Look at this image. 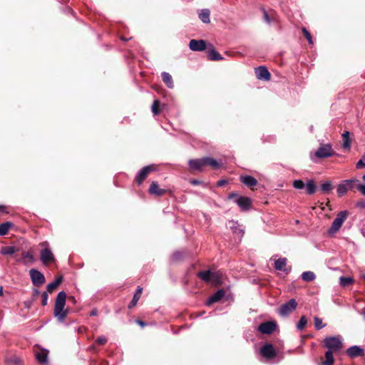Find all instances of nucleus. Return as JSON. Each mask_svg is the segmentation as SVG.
Instances as JSON below:
<instances>
[{"label":"nucleus","instance_id":"nucleus-1","mask_svg":"<svg viewBox=\"0 0 365 365\" xmlns=\"http://www.w3.org/2000/svg\"><path fill=\"white\" fill-rule=\"evenodd\" d=\"M66 299V293L61 291L58 293L55 300V306L53 310V316L57 319L59 323H63L67 317L69 311L65 309Z\"/></svg>","mask_w":365,"mask_h":365},{"label":"nucleus","instance_id":"nucleus-2","mask_svg":"<svg viewBox=\"0 0 365 365\" xmlns=\"http://www.w3.org/2000/svg\"><path fill=\"white\" fill-rule=\"evenodd\" d=\"M324 344L328 351H339L342 348V338L339 335L327 337L324 340Z\"/></svg>","mask_w":365,"mask_h":365},{"label":"nucleus","instance_id":"nucleus-3","mask_svg":"<svg viewBox=\"0 0 365 365\" xmlns=\"http://www.w3.org/2000/svg\"><path fill=\"white\" fill-rule=\"evenodd\" d=\"M228 199H235V202L240 207L242 210H248L252 204V200L248 197L239 196L237 193L232 192L229 194Z\"/></svg>","mask_w":365,"mask_h":365},{"label":"nucleus","instance_id":"nucleus-4","mask_svg":"<svg viewBox=\"0 0 365 365\" xmlns=\"http://www.w3.org/2000/svg\"><path fill=\"white\" fill-rule=\"evenodd\" d=\"M347 217L348 212L346 210L339 212L337 214L336 217L334 220L331 227L329 228V233L334 234L338 232L344 221L346 220Z\"/></svg>","mask_w":365,"mask_h":365},{"label":"nucleus","instance_id":"nucleus-5","mask_svg":"<svg viewBox=\"0 0 365 365\" xmlns=\"http://www.w3.org/2000/svg\"><path fill=\"white\" fill-rule=\"evenodd\" d=\"M40 245L41 247H45V248L41 250L40 252V259L43 264L47 265L51 262H55L54 255L51 250L48 247V243L47 242H43L41 243Z\"/></svg>","mask_w":365,"mask_h":365},{"label":"nucleus","instance_id":"nucleus-6","mask_svg":"<svg viewBox=\"0 0 365 365\" xmlns=\"http://www.w3.org/2000/svg\"><path fill=\"white\" fill-rule=\"evenodd\" d=\"M29 276L33 285L35 287H40L46 282L43 274L36 269H31L29 270Z\"/></svg>","mask_w":365,"mask_h":365},{"label":"nucleus","instance_id":"nucleus-7","mask_svg":"<svg viewBox=\"0 0 365 365\" xmlns=\"http://www.w3.org/2000/svg\"><path fill=\"white\" fill-rule=\"evenodd\" d=\"M334 155L331 144L322 145L318 150L314 153V155L318 158H327L331 157Z\"/></svg>","mask_w":365,"mask_h":365},{"label":"nucleus","instance_id":"nucleus-8","mask_svg":"<svg viewBox=\"0 0 365 365\" xmlns=\"http://www.w3.org/2000/svg\"><path fill=\"white\" fill-rule=\"evenodd\" d=\"M297 307V301L294 299H291L280 307L279 314L282 317H286L295 310Z\"/></svg>","mask_w":365,"mask_h":365},{"label":"nucleus","instance_id":"nucleus-9","mask_svg":"<svg viewBox=\"0 0 365 365\" xmlns=\"http://www.w3.org/2000/svg\"><path fill=\"white\" fill-rule=\"evenodd\" d=\"M356 182V180H343L341 183L339 184L337 187V195L339 197H342L347 192L348 190H352L354 188V184Z\"/></svg>","mask_w":365,"mask_h":365},{"label":"nucleus","instance_id":"nucleus-10","mask_svg":"<svg viewBox=\"0 0 365 365\" xmlns=\"http://www.w3.org/2000/svg\"><path fill=\"white\" fill-rule=\"evenodd\" d=\"M155 170L154 165H149L143 167L139 170L137 175L135 176V182L140 185L143 181L147 178L149 173Z\"/></svg>","mask_w":365,"mask_h":365},{"label":"nucleus","instance_id":"nucleus-11","mask_svg":"<svg viewBox=\"0 0 365 365\" xmlns=\"http://www.w3.org/2000/svg\"><path fill=\"white\" fill-rule=\"evenodd\" d=\"M260 354L267 359H272L277 355L274 346L270 344H266L262 346L260 349Z\"/></svg>","mask_w":365,"mask_h":365},{"label":"nucleus","instance_id":"nucleus-12","mask_svg":"<svg viewBox=\"0 0 365 365\" xmlns=\"http://www.w3.org/2000/svg\"><path fill=\"white\" fill-rule=\"evenodd\" d=\"M276 327V323L270 321L260 324L258 330L262 334H270L275 330Z\"/></svg>","mask_w":365,"mask_h":365},{"label":"nucleus","instance_id":"nucleus-13","mask_svg":"<svg viewBox=\"0 0 365 365\" xmlns=\"http://www.w3.org/2000/svg\"><path fill=\"white\" fill-rule=\"evenodd\" d=\"M189 48L193 51H202L206 49V42L204 40L192 39L189 43Z\"/></svg>","mask_w":365,"mask_h":365},{"label":"nucleus","instance_id":"nucleus-14","mask_svg":"<svg viewBox=\"0 0 365 365\" xmlns=\"http://www.w3.org/2000/svg\"><path fill=\"white\" fill-rule=\"evenodd\" d=\"M255 74L258 79L269 81L270 79V73L265 66H259L255 68Z\"/></svg>","mask_w":365,"mask_h":365},{"label":"nucleus","instance_id":"nucleus-15","mask_svg":"<svg viewBox=\"0 0 365 365\" xmlns=\"http://www.w3.org/2000/svg\"><path fill=\"white\" fill-rule=\"evenodd\" d=\"M188 165L192 170L201 171L205 166V158L190 159L188 161Z\"/></svg>","mask_w":365,"mask_h":365},{"label":"nucleus","instance_id":"nucleus-16","mask_svg":"<svg viewBox=\"0 0 365 365\" xmlns=\"http://www.w3.org/2000/svg\"><path fill=\"white\" fill-rule=\"evenodd\" d=\"M287 259L285 257H281L274 262V268L279 271H283L285 273H289L291 268L286 267Z\"/></svg>","mask_w":365,"mask_h":365},{"label":"nucleus","instance_id":"nucleus-17","mask_svg":"<svg viewBox=\"0 0 365 365\" xmlns=\"http://www.w3.org/2000/svg\"><path fill=\"white\" fill-rule=\"evenodd\" d=\"M229 227L232 231V232L237 235L240 238L242 237L244 235V230L237 222L233 220L230 221Z\"/></svg>","mask_w":365,"mask_h":365},{"label":"nucleus","instance_id":"nucleus-18","mask_svg":"<svg viewBox=\"0 0 365 365\" xmlns=\"http://www.w3.org/2000/svg\"><path fill=\"white\" fill-rule=\"evenodd\" d=\"M347 355L350 358H355L364 355V349L359 346H352L349 347L346 351Z\"/></svg>","mask_w":365,"mask_h":365},{"label":"nucleus","instance_id":"nucleus-19","mask_svg":"<svg viewBox=\"0 0 365 365\" xmlns=\"http://www.w3.org/2000/svg\"><path fill=\"white\" fill-rule=\"evenodd\" d=\"M225 296L223 289H218L215 293L211 295L207 300L206 304L211 305L213 303L219 302Z\"/></svg>","mask_w":365,"mask_h":365},{"label":"nucleus","instance_id":"nucleus-20","mask_svg":"<svg viewBox=\"0 0 365 365\" xmlns=\"http://www.w3.org/2000/svg\"><path fill=\"white\" fill-rule=\"evenodd\" d=\"M21 255L22 258L17 259V262L26 264L28 263L32 264L36 261V259L31 252H23Z\"/></svg>","mask_w":365,"mask_h":365},{"label":"nucleus","instance_id":"nucleus-21","mask_svg":"<svg viewBox=\"0 0 365 365\" xmlns=\"http://www.w3.org/2000/svg\"><path fill=\"white\" fill-rule=\"evenodd\" d=\"M149 192L150 194L162 196L165 193V190L159 187V185L157 182L153 181L150 184Z\"/></svg>","mask_w":365,"mask_h":365},{"label":"nucleus","instance_id":"nucleus-22","mask_svg":"<svg viewBox=\"0 0 365 365\" xmlns=\"http://www.w3.org/2000/svg\"><path fill=\"white\" fill-rule=\"evenodd\" d=\"M240 181L249 187H254L257 184V180L251 175L240 176Z\"/></svg>","mask_w":365,"mask_h":365},{"label":"nucleus","instance_id":"nucleus-23","mask_svg":"<svg viewBox=\"0 0 365 365\" xmlns=\"http://www.w3.org/2000/svg\"><path fill=\"white\" fill-rule=\"evenodd\" d=\"M342 144L341 146L344 149L349 150L351 148L350 133L347 130L342 133Z\"/></svg>","mask_w":365,"mask_h":365},{"label":"nucleus","instance_id":"nucleus-24","mask_svg":"<svg viewBox=\"0 0 365 365\" xmlns=\"http://www.w3.org/2000/svg\"><path fill=\"white\" fill-rule=\"evenodd\" d=\"M215 276V274L212 273L210 270L201 271L197 273V277L206 282H210L211 278Z\"/></svg>","mask_w":365,"mask_h":365},{"label":"nucleus","instance_id":"nucleus-25","mask_svg":"<svg viewBox=\"0 0 365 365\" xmlns=\"http://www.w3.org/2000/svg\"><path fill=\"white\" fill-rule=\"evenodd\" d=\"M161 76L163 81L169 88H173L174 87L172 76L169 73L164 71L161 73Z\"/></svg>","mask_w":365,"mask_h":365},{"label":"nucleus","instance_id":"nucleus-26","mask_svg":"<svg viewBox=\"0 0 365 365\" xmlns=\"http://www.w3.org/2000/svg\"><path fill=\"white\" fill-rule=\"evenodd\" d=\"M36 357L38 361L42 364L48 363V351L44 349L36 354Z\"/></svg>","mask_w":365,"mask_h":365},{"label":"nucleus","instance_id":"nucleus-27","mask_svg":"<svg viewBox=\"0 0 365 365\" xmlns=\"http://www.w3.org/2000/svg\"><path fill=\"white\" fill-rule=\"evenodd\" d=\"M210 11L207 9H204L200 11L199 13V19L205 24H209L210 22Z\"/></svg>","mask_w":365,"mask_h":365},{"label":"nucleus","instance_id":"nucleus-28","mask_svg":"<svg viewBox=\"0 0 365 365\" xmlns=\"http://www.w3.org/2000/svg\"><path fill=\"white\" fill-rule=\"evenodd\" d=\"M142 291H143V288L140 287H138V289H137L136 292L135 293V294H134V296L133 297V299L131 300V302L128 304V308L129 309H131V308L134 307L136 305L138 301L139 300V299L140 297Z\"/></svg>","mask_w":365,"mask_h":365},{"label":"nucleus","instance_id":"nucleus-29","mask_svg":"<svg viewBox=\"0 0 365 365\" xmlns=\"http://www.w3.org/2000/svg\"><path fill=\"white\" fill-rule=\"evenodd\" d=\"M317 190V186L313 180H309L306 184V192L308 195H313Z\"/></svg>","mask_w":365,"mask_h":365},{"label":"nucleus","instance_id":"nucleus-30","mask_svg":"<svg viewBox=\"0 0 365 365\" xmlns=\"http://www.w3.org/2000/svg\"><path fill=\"white\" fill-rule=\"evenodd\" d=\"M17 251V249L14 246L2 247L0 250V253L2 255H12Z\"/></svg>","mask_w":365,"mask_h":365},{"label":"nucleus","instance_id":"nucleus-31","mask_svg":"<svg viewBox=\"0 0 365 365\" xmlns=\"http://www.w3.org/2000/svg\"><path fill=\"white\" fill-rule=\"evenodd\" d=\"M207 55L209 59L211 61H220L223 59L222 56L215 48L209 50Z\"/></svg>","mask_w":365,"mask_h":365},{"label":"nucleus","instance_id":"nucleus-32","mask_svg":"<svg viewBox=\"0 0 365 365\" xmlns=\"http://www.w3.org/2000/svg\"><path fill=\"white\" fill-rule=\"evenodd\" d=\"M62 279H63V277L61 276V277L56 278L53 282L49 283L47 285V291L48 292H53L61 283Z\"/></svg>","mask_w":365,"mask_h":365},{"label":"nucleus","instance_id":"nucleus-33","mask_svg":"<svg viewBox=\"0 0 365 365\" xmlns=\"http://www.w3.org/2000/svg\"><path fill=\"white\" fill-rule=\"evenodd\" d=\"M301 277L305 282H311L316 278V275L312 271H306L302 274Z\"/></svg>","mask_w":365,"mask_h":365},{"label":"nucleus","instance_id":"nucleus-34","mask_svg":"<svg viewBox=\"0 0 365 365\" xmlns=\"http://www.w3.org/2000/svg\"><path fill=\"white\" fill-rule=\"evenodd\" d=\"M205 163L206 165H210L212 168L217 169L220 167V163L215 159L209 157H205Z\"/></svg>","mask_w":365,"mask_h":365},{"label":"nucleus","instance_id":"nucleus-35","mask_svg":"<svg viewBox=\"0 0 365 365\" xmlns=\"http://www.w3.org/2000/svg\"><path fill=\"white\" fill-rule=\"evenodd\" d=\"M12 223L10 222H6L0 224V236L6 235Z\"/></svg>","mask_w":365,"mask_h":365},{"label":"nucleus","instance_id":"nucleus-36","mask_svg":"<svg viewBox=\"0 0 365 365\" xmlns=\"http://www.w3.org/2000/svg\"><path fill=\"white\" fill-rule=\"evenodd\" d=\"M333 352L331 351H327L325 353L326 360L323 362L324 365H333L334 364V357Z\"/></svg>","mask_w":365,"mask_h":365},{"label":"nucleus","instance_id":"nucleus-37","mask_svg":"<svg viewBox=\"0 0 365 365\" xmlns=\"http://www.w3.org/2000/svg\"><path fill=\"white\" fill-rule=\"evenodd\" d=\"M333 189V186L331 181L324 182L321 185V190L323 192H329Z\"/></svg>","mask_w":365,"mask_h":365},{"label":"nucleus","instance_id":"nucleus-38","mask_svg":"<svg viewBox=\"0 0 365 365\" xmlns=\"http://www.w3.org/2000/svg\"><path fill=\"white\" fill-rule=\"evenodd\" d=\"M339 281L340 285L342 287H346L353 283V279L348 277H341Z\"/></svg>","mask_w":365,"mask_h":365},{"label":"nucleus","instance_id":"nucleus-39","mask_svg":"<svg viewBox=\"0 0 365 365\" xmlns=\"http://www.w3.org/2000/svg\"><path fill=\"white\" fill-rule=\"evenodd\" d=\"M307 324V319L306 318L305 316H302L298 322V323L297 324V328L299 329V330H302L304 329V327H306Z\"/></svg>","mask_w":365,"mask_h":365},{"label":"nucleus","instance_id":"nucleus-40","mask_svg":"<svg viewBox=\"0 0 365 365\" xmlns=\"http://www.w3.org/2000/svg\"><path fill=\"white\" fill-rule=\"evenodd\" d=\"M292 185L295 189H299V190L303 189L305 187V184L304 183V182L302 180H294Z\"/></svg>","mask_w":365,"mask_h":365},{"label":"nucleus","instance_id":"nucleus-41","mask_svg":"<svg viewBox=\"0 0 365 365\" xmlns=\"http://www.w3.org/2000/svg\"><path fill=\"white\" fill-rule=\"evenodd\" d=\"M314 326L317 330H319V329L324 328L326 326V324H323L322 320L320 318L315 317L314 318Z\"/></svg>","mask_w":365,"mask_h":365},{"label":"nucleus","instance_id":"nucleus-42","mask_svg":"<svg viewBox=\"0 0 365 365\" xmlns=\"http://www.w3.org/2000/svg\"><path fill=\"white\" fill-rule=\"evenodd\" d=\"M302 32H303L305 38L307 39L309 43L312 45L313 40H312V37L310 33L307 31V29L306 28H302Z\"/></svg>","mask_w":365,"mask_h":365},{"label":"nucleus","instance_id":"nucleus-43","mask_svg":"<svg viewBox=\"0 0 365 365\" xmlns=\"http://www.w3.org/2000/svg\"><path fill=\"white\" fill-rule=\"evenodd\" d=\"M159 104H160L159 101L155 100L153 101L151 109H152V112L154 115H156L159 113V110L158 109Z\"/></svg>","mask_w":365,"mask_h":365},{"label":"nucleus","instance_id":"nucleus-44","mask_svg":"<svg viewBox=\"0 0 365 365\" xmlns=\"http://www.w3.org/2000/svg\"><path fill=\"white\" fill-rule=\"evenodd\" d=\"M356 166L358 169L365 168V154L362 156L361 159L358 161Z\"/></svg>","mask_w":365,"mask_h":365},{"label":"nucleus","instance_id":"nucleus-45","mask_svg":"<svg viewBox=\"0 0 365 365\" xmlns=\"http://www.w3.org/2000/svg\"><path fill=\"white\" fill-rule=\"evenodd\" d=\"M107 341H108V339L106 336H100L96 339V342L101 345H103L107 342Z\"/></svg>","mask_w":365,"mask_h":365},{"label":"nucleus","instance_id":"nucleus-46","mask_svg":"<svg viewBox=\"0 0 365 365\" xmlns=\"http://www.w3.org/2000/svg\"><path fill=\"white\" fill-rule=\"evenodd\" d=\"M41 297H42L41 304L43 306H46L47 304V302H48V293L46 292H43L41 294Z\"/></svg>","mask_w":365,"mask_h":365},{"label":"nucleus","instance_id":"nucleus-47","mask_svg":"<svg viewBox=\"0 0 365 365\" xmlns=\"http://www.w3.org/2000/svg\"><path fill=\"white\" fill-rule=\"evenodd\" d=\"M182 258V254L181 252L177 251L174 252L172 255V260H179Z\"/></svg>","mask_w":365,"mask_h":365},{"label":"nucleus","instance_id":"nucleus-48","mask_svg":"<svg viewBox=\"0 0 365 365\" xmlns=\"http://www.w3.org/2000/svg\"><path fill=\"white\" fill-rule=\"evenodd\" d=\"M357 190H359L362 193V195L365 196V185L359 184L357 185Z\"/></svg>","mask_w":365,"mask_h":365},{"label":"nucleus","instance_id":"nucleus-49","mask_svg":"<svg viewBox=\"0 0 365 365\" xmlns=\"http://www.w3.org/2000/svg\"><path fill=\"white\" fill-rule=\"evenodd\" d=\"M263 16H264V21L267 23V24H269L270 23V19H269V15L267 12L266 10L263 9Z\"/></svg>","mask_w":365,"mask_h":365},{"label":"nucleus","instance_id":"nucleus-50","mask_svg":"<svg viewBox=\"0 0 365 365\" xmlns=\"http://www.w3.org/2000/svg\"><path fill=\"white\" fill-rule=\"evenodd\" d=\"M190 182L193 185H198L202 183L201 181L196 179L190 180Z\"/></svg>","mask_w":365,"mask_h":365},{"label":"nucleus","instance_id":"nucleus-51","mask_svg":"<svg viewBox=\"0 0 365 365\" xmlns=\"http://www.w3.org/2000/svg\"><path fill=\"white\" fill-rule=\"evenodd\" d=\"M356 206L359 207L364 208V207H365V202L364 201H359V202H357Z\"/></svg>","mask_w":365,"mask_h":365},{"label":"nucleus","instance_id":"nucleus-52","mask_svg":"<svg viewBox=\"0 0 365 365\" xmlns=\"http://www.w3.org/2000/svg\"><path fill=\"white\" fill-rule=\"evenodd\" d=\"M40 294V292L38 289H33V294H34V297H37L38 294Z\"/></svg>","mask_w":365,"mask_h":365},{"label":"nucleus","instance_id":"nucleus-53","mask_svg":"<svg viewBox=\"0 0 365 365\" xmlns=\"http://www.w3.org/2000/svg\"><path fill=\"white\" fill-rule=\"evenodd\" d=\"M136 323H137L138 324H139V325H140V327H144L145 326V324H146L145 322H143V321H141V320H137V321H136Z\"/></svg>","mask_w":365,"mask_h":365},{"label":"nucleus","instance_id":"nucleus-54","mask_svg":"<svg viewBox=\"0 0 365 365\" xmlns=\"http://www.w3.org/2000/svg\"><path fill=\"white\" fill-rule=\"evenodd\" d=\"M226 182H227V181H226V180H219V181H218L217 185H218L219 186H222V185H225Z\"/></svg>","mask_w":365,"mask_h":365},{"label":"nucleus","instance_id":"nucleus-55","mask_svg":"<svg viewBox=\"0 0 365 365\" xmlns=\"http://www.w3.org/2000/svg\"><path fill=\"white\" fill-rule=\"evenodd\" d=\"M97 314H98V311H97V309H93V310L91 312L90 315H91V316H96V315H97Z\"/></svg>","mask_w":365,"mask_h":365},{"label":"nucleus","instance_id":"nucleus-56","mask_svg":"<svg viewBox=\"0 0 365 365\" xmlns=\"http://www.w3.org/2000/svg\"><path fill=\"white\" fill-rule=\"evenodd\" d=\"M30 304H31V302H25V305L26 307H29Z\"/></svg>","mask_w":365,"mask_h":365},{"label":"nucleus","instance_id":"nucleus-57","mask_svg":"<svg viewBox=\"0 0 365 365\" xmlns=\"http://www.w3.org/2000/svg\"><path fill=\"white\" fill-rule=\"evenodd\" d=\"M3 295V288H0V296Z\"/></svg>","mask_w":365,"mask_h":365},{"label":"nucleus","instance_id":"nucleus-58","mask_svg":"<svg viewBox=\"0 0 365 365\" xmlns=\"http://www.w3.org/2000/svg\"><path fill=\"white\" fill-rule=\"evenodd\" d=\"M4 208V206H1V205H0V210H3Z\"/></svg>","mask_w":365,"mask_h":365},{"label":"nucleus","instance_id":"nucleus-59","mask_svg":"<svg viewBox=\"0 0 365 365\" xmlns=\"http://www.w3.org/2000/svg\"><path fill=\"white\" fill-rule=\"evenodd\" d=\"M362 278L365 280V274L362 275Z\"/></svg>","mask_w":365,"mask_h":365},{"label":"nucleus","instance_id":"nucleus-60","mask_svg":"<svg viewBox=\"0 0 365 365\" xmlns=\"http://www.w3.org/2000/svg\"><path fill=\"white\" fill-rule=\"evenodd\" d=\"M363 178V180H364V182H365V175H363V178Z\"/></svg>","mask_w":365,"mask_h":365},{"label":"nucleus","instance_id":"nucleus-61","mask_svg":"<svg viewBox=\"0 0 365 365\" xmlns=\"http://www.w3.org/2000/svg\"><path fill=\"white\" fill-rule=\"evenodd\" d=\"M364 318H365V308L364 309Z\"/></svg>","mask_w":365,"mask_h":365}]
</instances>
